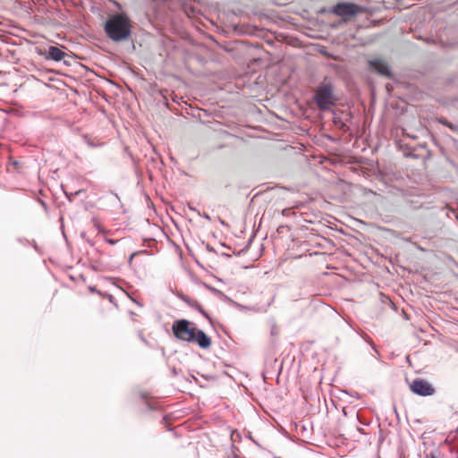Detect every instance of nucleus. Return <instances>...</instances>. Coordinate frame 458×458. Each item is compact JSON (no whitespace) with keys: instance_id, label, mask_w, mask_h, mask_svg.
I'll return each instance as SVG.
<instances>
[{"instance_id":"nucleus-6","label":"nucleus","mask_w":458,"mask_h":458,"mask_svg":"<svg viewBox=\"0 0 458 458\" xmlns=\"http://www.w3.org/2000/svg\"><path fill=\"white\" fill-rule=\"evenodd\" d=\"M369 68L377 73L386 76V77H392V72L390 69V66L388 65L387 62L381 58H375L369 60L368 62Z\"/></svg>"},{"instance_id":"nucleus-5","label":"nucleus","mask_w":458,"mask_h":458,"mask_svg":"<svg viewBox=\"0 0 458 458\" xmlns=\"http://www.w3.org/2000/svg\"><path fill=\"white\" fill-rule=\"evenodd\" d=\"M410 389L412 393L420 396H430L436 392L434 386L423 378H415L410 384Z\"/></svg>"},{"instance_id":"nucleus-7","label":"nucleus","mask_w":458,"mask_h":458,"mask_svg":"<svg viewBox=\"0 0 458 458\" xmlns=\"http://www.w3.org/2000/svg\"><path fill=\"white\" fill-rule=\"evenodd\" d=\"M65 54L57 47L51 46L49 47L47 58L54 61H61L64 57Z\"/></svg>"},{"instance_id":"nucleus-16","label":"nucleus","mask_w":458,"mask_h":458,"mask_svg":"<svg viewBox=\"0 0 458 458\" xmlns=\"http://www.w3.org/2000/svg\"><path fill=\"white\" fill-rule=\"evenodd\" d=\"M133 257H134V254H131V257H130V259H129V262H130V263L131 262V260H132Z\"/></svg>"},{"instance_id":"nucleus-10","label":"nucleus","mask_w":458,"mask_h":458,"mask_svg":"<svg viewBox=\"0 0 458 458\" xmlns=\"http://www.w3.org/2000/svg\"><path fill=\"white\" fill-rule=\"evenodd\" d=\"M441 123L446 126H448L450 129L452 130H455L456 127L454 125H453L451 123H449L447 120H441Z\"/></svg>"},{"instance_id":"nucleus-9","label":"nucleus","mask_w":458,"mask_h":458,"mask_svg":"<svg viewBox=\"0 0 458 458\" xmlns=\"http://www.w3.org/2000/svg\"><path fill=\"white\" fill-rule=\"evenodd\" d=\"M178 297L182 301H184L187 305H189L191 298H190L189 296L185 295V294H179Z\"/></svg>"},{"instance_id":"nucleus-3","label":"nucleus","mask_w":458,"mask_h":458,"mask_svg":"<svg viewBox=\"0 0 458 458\" xmlns=\"http://www.w3.org/2000/svg\"><path fill=\"white\" fill-rule=\"evenodd\" d=\"M331 82H322L315 90L314 99L319 110L326 111L335 106V98Z\"/></svg>"},{"instance_id":"nucleus-15","label":"nucleus","mask_w":458,"mask_h":458,"mask_svg":"<svg viewBox=\"0 0 458 458\" xmlns=\"http://www.w3.org/2000/svg\"><path fill=\"white\" fill-rule=\"evenodd\" d=\"M203 216L208 219V220H210V216L208 215V214H204Z\"/></svg>"},{"instance_id":"nucleus-8","label":"nucleus","mask_w":458,"mask_h":458,"mask_svg":"<svg viewBox=\"0 0 458 458\" xmlns=\"http://www.w3.org/2000/svg\"><path fill=\"white\" fill-rule=\"evenodd\" d=\"M188 306L195 309L200 314H202L205 318H207L208 319H210L208 313L202 309L201 305L197 301L191 299Z\"/></svg>"},{"instance_id":"nucleus-12","label":"nucleus","mask_w":458,"mask_h":458,"mask_svg":"<svg viewBox=\"0 0 458 458\" xmlns=\"http://www.w3.org/2000/svg\"><path fill=\"white\" fill-rule=\"evenodd\" d=\"M369 344L371 345V347H372V349L374 351V353H372V356H375V355L379 356V352L377 350V348H376L375 344H373V342L369 341Z\"/></svg>"},{"instance_id":"nucleus-13","label":"nucleus","mask_w":458,"mask_h":458,"mask_svg":"<svg viewBox=\"0 0 458 458\" xmlns=\"http://www.w3.org/2000/svg\"><path fill=\"white\" fill-rule=\"evenodd\" d=\"M105 242L111 244V245H114L118 241L117 240H114V239H111V238H106L105 239Z\"/></svg>"},{"instance_id":"nucleus-17","label":"nucleus","mask_w":458,"mask_h":458,"mask_svg":"<svg viewBox=\"0 0 458 458\" xmlns=\"http://www.w3.org/2000/svg\"><path fill=\"white\" fill-rule=\"evenodd\" d=\"M427 458H437V457L433 454H430V455H427Z\"/></svg>"},{"instance_id":"nucleus-4","label":"nucleus","mask_w":458,"mask_h":458,"mask_svg":"<svg viewBox=\"0 0 458 458\" xmlns=\"http://www.w3.org/2000/svg\"><path fill=\"white\" fill-rule=\"evenodd\" d=\"M363 12L364 7L350 2L337 3L330 10V13L343 18L345 21Z\"/></svg>"},{"instance_id":"nucleus-2","label":"nucleus","mask_w":458,"mask_h":458,"mask_svg":"<svg viewBox=\"0 0 458 458\" xmlns=\"http://www.w3.org/2000/svg\"><path fill=\"white\" fill-rule=\"evenodd\" d=\"M104 29L108 38L115 42L127 39L131 33V21L123 13L111 15L106 21Z\"/></svg>"},{"instance_id":"nucleus-14","label":"nucleus","mask_w":458,"mask_h":458,"mask_svg":"<svg viewBox=\"0 0 458 458\" xmlns=\"http://www.w3.org/2000/svg\"><path fill=\"white\" fill-rule=\"evenodd\" d=\"M277 333V330H276V327H273L272 330H271V334L272 335H276Z\"/></svg>"},{"instance_id":"nucleus-11","label":"nucleus","mask_w":458,"mask_h":458,"mask_svg":"<svg viewBox=\"0 0 458 458\" xmlns=\"http://www.w3.org/2000/svg\"><path fill=\"white\" fill-rule=\"evenodd\" d=\"M369 344L371 345V347H372V349L374 351V353H372V356H375V355L379 356V352L377 350V348H376L375 344H373V342L369 341Z\"/></svg>"},{"instance_id":"nucleus-1","label":"nucleus","mask_w":458,"mask_h":458,"mask_svg":"<svg viewBox=\"0 0 458 458\" xmlns=\"http://www.w3.org/2000/svg\"><path fill=\"white\" fill-rule=\"evenodd\" d=\"M172 331L177 339L196 344L202 349H208L212 343L211 338L203 330L197 328L194 323L187 319L175 320Z\"/></svg>"}]
</instances>
